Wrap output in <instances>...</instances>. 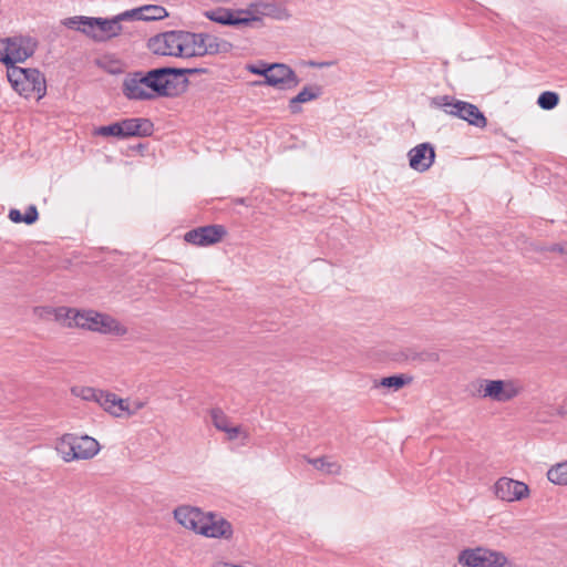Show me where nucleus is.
Wrapping results in <instances>:
<instances>
[{"label":"nucleus","mask_w":567,"mask_h":567,"mask_svg":"<svg viewBox=\"0 0 567 567\" xmlns=\"http://www.w3.org/2000/svg\"><path fill=\"white\" fill-rule=\"evenodd\" d=\"M7 76L12 87L25 97L35 96L41 100L47 93L44 75L37 69L9 66Z\"/></svg>","instance_id":"obj_1"},{"label":"nucleus","mask_w":567,"mask_h":567,"mask_svg":"<svg viewBox=\"0 0 567 567\" xmlns=\"http://www.w3.org/2000/svg\"><path fill=\"white\" fill-rule=\"evenodd\" d=\"M431 106L443 110L444 113L466 121L470 125L484 128L487 118L480 109L468 102L457 100L450 95H439L431 100Z\"/></svg>","instance_id":"obj_2"},{"label":"nucleus","mask_w":567,"mask_h":567,"mask_svg":"<svg viewBox=\"0 0 567 567\" xmlns=\"http://www.w3.org/2000/svg\"><path fill=\"white\" fill-rule=\"evenodd\" d=\"M199 69L158 68L148 71L155 96H173L178 85L187 83L185 74H196Z\"/></svg>","instance_id":"obj_3"},{"label":"nucleus","mask_w":567,"mask_h":567,"mask_svg":"<svg viewBox=\"0 0 567 567\" xmlns=\"http://www.w3.org/2000/svg\"><path fill=\"white\" fill-rule=\"evenodd\" d=\"M56 451L64 462L90 460L100 451L99 442L87 435L64 434L56 443Z\"/></svg>","instance_id":"obj_4"},{"label":"nucleus","mask_w":567,"mask_h":567,"mask_svg":"<svg viewBox=\"0 0 567 567\" xmlns=\"http://www.w3.org/2000/svg\"><path fill=\"white\" fill-rule=\"evenodd\" d=\"M457 563L463 567H516L503 551L482 546L461 550Z\"/></svg>","instance_id":"obj_5"},{"label":"nucleus","mask_w":567,"mask_h":567,"mask_svg":"<svg viewBox=\"0 0 567 567\" xmlns=\"http://www.w3.org/2000/svg\"><path fill=\"white\" fill-rule=\"evenodd\" d=\"M80 329L99 332L102 334L125 336L127 328L117 319L91 309H82Z\"/></svg>","instance_id":"obj_6"},{"label":"nucleus","mask_w":567,"mask_h":567,"mask_svg":"<svg viewBox=\"0 0 567 567\" xmlns=\"http://www.w3.org/2000/svg\"><path fill=\"white\" fill-rule=\"evenodd\" d=\"M37 48L32 38L13 37L0 40V62L7 68L17 66L16 63L23 62L30 58Z\"/></svg>","instance_id":"obj_7"},{"label":"nucleus","mask_w":567,"mask_h":567,"mask_svg":"<svg viewBox=\"0 0 567 567\" xmlns=\"http://www.w3.org/2000/svg\"><path fill=\"white\" fill-rule=\"evenodd\" d=\"M245 19L250 20L247 27H262V18L268 17L275 20H287L290 14L288 10L275 0H254L246 9L239 10Z\"/></svg>","instance_id":"obj_8"},{"label":"nucleus","mask_w":567,"mask_h":567,"mask_svg":"<svg viewBox=\"0 0 567 567\" xmlns=\"http://www.w3.org/2000/svg\"><path fill=\"white\" fill-rule=\"evenodd\" d=\"M187 32L167 31L150 38L148 49L156 55L185 58Z\"/></svg>","instance_id":"obj_9"},{"label":"nucleus","mask_w":567,"mask_h":567,"mask_svg":"<svg viewBox=\"0 0 567 567\" xmlns=\"http://www.w3.org/2000/svg\"><path fill=\"white\" fill-rule=\"evenodd\" d=\"M151 78L147 72L128 73L123 81V93L130 100H151L154 99Z\"/></svg>","instance_id":"obj_10"},{"label":"nucleus","mask_w":567,"mask_h":567,"mask_svg":"<svg viewBox=\"0 0 567 567\" xmlns=\"http://www.w3.org/2000/svg\"><path fill=\"white\" fill-rule=\"evenodd\" d=\"M487 386L488 400L498 403L509 402L524 391L522 382L517 379H489Z\"/></svg>","instance_id":"obj_11"},{"label":"nucleus","mask_w":567,"mask_h":567,"mask_svg":"<svg viewBox=\"0 0 567 567\" xmlns=\"http://www.w3.org/2000/svg\"><path fill=\"white\" fill-rule=\"evenodd\" d=\"M255 85H270L278 86L281 89H293L299 84V80L293 72L286 64L275 63L268 65V74H266V80L254 82Z\"/></svg>","instance_id":"obj_12"},{"label":"nucleus","mask_w":567,"mask_h":567,"mask_svg":"<svg viewBox=\"0 0 567 567\" xmlns=\"http://www.w3.org/2000/svg\"><path fill=\"white\" fill-rule=\"evenodd\" d=\"M233 533L231 524L221 515L212 512L205 513L199 535L208 538L230 539Z\"/></svg>","instance_id":"obj_13"},{"label":"nucleus","mask_w":567,"mask_h":567,"mask_svg":"<svg viewBox=\"0 0 567 567\" xmlns=\"http://www.w3.org/2000/svg\"><path fill=\"white\" fill-rule=\"evenodd\" d=\"M494 493L498 499L511 503L528 497L529 487L520 481L501 477L494 485Z\"/></svg>","instance_id":"obj_14"},{"label":"nucleus","mask_w":567,"mask_h":567,"mask_svg":"<svg viewBox=\"0 0 567 567\" xmlns=\"http://www.w3.org/2000/svg\"><path fill=\"white\" fill-rule=\"evenodd\" d=\"M226 235L221 225L203 226L187 231L184 239L195 246H210L219 243Z\"/></svg>","instance_id":"obj_15"},{"label":"nucleus","mask_w":567,"mask_h":567,"mask_svg":"<svg viewBox=\"0 0 567 567\" xmlns=\"http://www.w3.org/2000/svg\"><path fill=\"white\" fill-rule=\"evenodd\" d=\"M123 13L117 14L112 19L93 18L92 31L95 35L101 38H93L95 41H104L106 39L118 35L122 32V21L130 20V17H123Z\"/></svg>","instance_id":"obj_16"},{"label":"nucleus","mask_w":567,"mask_h":567,"mask_svg":"<svg viewBox=\"0 0 567 567\" xmlns=\"http://www.w3.org/2000/svg\"><path fill=\"white\" fill-rule=\"evenodd\" d=\"M435 152L430 143H422L409 152V162L411 168L416 172H426L434 163Z\"/></svg>","instance_id":"obj_17"},{"label":"nucleus","mask_w":567,"mask_h":567,"mask_svg":"<svg viewBox=\"0 0 567 567\" xmlns=\"http://www.w3.org/2000/svg\"><path fill=\"white\" fill-rule=\"evenodd\" d=\"M204 516L205 512L188 505L178 506L174 511L177 523L196 534H199Z\"/></svg>","instance_id":"obj_18"},{"label":"nucleus","mask_w":567,"mask_h":567,"mask_svg":"<svg viewBox=\"0 0 567 567\" xmlns=\"http://www.w3.org/2000/svg\"><path fill=\"white\" fill-rule=\"evenodd\" d=\"M205 17L214 22L234 27H247V23L250 21L245 19L244 13H239V10H231L227 8L208 10L205 12Z\"/></svg>","instance_id":"obj_19"},{"label":"nucleus","mask_w":567,"mask_h":567,"mask_svg":"<svg viewBox=\"0 0 567 567\" xmlns=\"http://www.w3.org/2000/svg\"><path fill=\"white\" fill-rule=\"evenodd\" d=\"M100 395L99 405L114 417H125V412L128 411V400L117 396L115 393L102 391Z\"/></svg>","instance_id":"obj_20"},{"label":"nucleus","mask_w":567,"mask_h":567,"mask_svg":"<svg viewBox=\"0 0 567 567\" xmlns=\"http://www.w3.org/2000/svg\"><path fill=\"white\" fill-rule=\"evenodd\" d=\"M123 138L131 136H150L153 133V123L147 118H125L120 122Z\"/></svg>","instance_id":"obj_21"},{"label":"nucleus","mask_w":567,"mask_h":567,"mask_svg":"<svg viewBox=\"0 0 567 567\" xmlns=\"http://www.w3.org/2000/svg\"><path fill=\"white\" fill-rule=\"evenodd\" d=\"M123 17H130V20L152 21L164 19L167 17V11L164 7L148 4L125 11Z\"/></svg>","instance_id":"obj_22"},{"label":"nucleus","mask_w":567,"mask_h":567,"mask_svg":"<svg viewBox=\"0 0 567 567\" xmlns=\"http://www.w3.org/2000/svg\"><path fill=\"white\" fill-rule=\"evenodd\" d=\"M82 315V309L70 308V307H58L55 310L54 321H56L60 326L73 329H80V318Z\"/></svg>","instance_id":"obj_23"},{"label":"nucleus","mask_w":567,"mask_h":567,"mask_svg":"<svg viewBox=\"0 0 567 567\" xmlns=\"http://www.w3.org/2000/svg\"><path fill=\"white\" fill-rule=\"evenodd\" d=\"M322 94V89L319 85L305 86L295 97L289 101V110L292 114L301 112L300 104L307 103L318 99Z\"/></svg>","instance_id":"obj_24"},{"label":"nucleus","mask_w":567,"mask_h":567,"mask_svg":"<svg viewBox=\"0 0 567 567\" xmlns=\"http://www.w3.org/2000/svg\"><path fill=\"white\" fill-rule=\"evenodd\" d=\"M204 41V53L205 55H214L218 53H226L229 52L231 49V44L223 39H219L216 35L207 34L205 33L204 39L200 40V42Z\"/></svg>","instance_id":"obj_25"},{"label":"nucleus","mask_w":567,"mask_h":567,"mask_svg":"<svg viewBox=\"0 0 567 567\" xmlns=\"http://www.w3.org/2000/svg\"><path fill=\"white\" fill-rule=\"evenodd\" d=\"M92 20H93V18H91V17L76 16V17H71V18L64 19L62 21V23H63V25H65L70 29L79 30L91 38H101L100 35H95L93 33Z\"/></svg>","instance_id":"obj_26"},{"label":"nucleus","mask_w":567,"mask_h":567,"mask_svg":"<svg viewBox=\"0 0 567 567\" xmlns=\"http://www.w3.org/2000/svg\"><path fill=\"white\" fill-rule=\"evenodd\" d=\"M187 39L185 41V58L190 56H204V39L205 33H189L187 32Z\"/></svg>","instance_id":"obj_27"},{"label":"nucleus","mask_w":567,"mask_h":567,"mask_svg":"<svg viewBox=\"0 0 567 567\" xmlns=\"http://www.w3.org/2000/svg\"><path fill=\"white\" fill-rule=\"evenodd\" d=\"M307 462L311 465H313L317 470L326 473V474H339L341 471L340 464L337 462H331L326 457H319V458H306Z\"/></svg>","instance_id":"obj_28"},{"label":"nucleus","mask_w":567,"mask_h":567,"mask_svg":"<svg viewBox=\"0 0 567 567\" xmlns=\"http://www.w3.org/2000/svg\"><path fill=\"white\" fill-rule=\"evenodd\" d=\"M548 480L558 485L567 484V462L553 466L547 473Z\"/></svg>","instance_id":"obj_29"},{"label":"nucleus","mask_w":567,"mask_h":567,"mask_svg":"<svg viewBox=\"0 0 567 567\" xmlns=\"http://www.w3.org/2000/svg\"><path fill=\"white\" fill-rule=\"evenodd\" d=\"M489 379H476L471 382L467 386V391L472 396L480 399H488V386L487 382Z\"/></svg>","instance_id":"obj_30"},{"label":"nucleus","mask_w":567,"mask_h":567,"mask_svg":"<svg viewBox=\"0 0 567 567\" xmlns=\"http://www.w3.org/2000/svg\"><path fill=\"white\" fill-rule=\"evenodd\" d=\"M411 378H405L404 375H391L381 379L378 386L389 388L393 389L394 391H398L402 389L404 385L411 382Z\"/></svg>","instance_id":"obj_31"},{"label":"nucleus","mask_w":567,"mask_h":567,"mask_svg":"<svg viewBox=\"0 0 567 567\" xmlns=\"http://www.w3.org/2000/svg\"><path fill=\"white\" fill-rule=\"evenodd\" d=\"M210 417L214 426L224 432L228 426L231 425L228 416L218 408L210 411Z\"/></svg>","instance_id":"obj_32"},{"label":"nucleus","mask_w":567,"mask_h":567,"mask_svg":"<svg viewBox=\"0 0 567 567\" xmlns=\"http://www.w3.org/2000/svg\"><path fill=\"white\" fill-rule=\"evenodd\" d=\"M94 135H100L104 137L114 136L118 138H123V131L121 128V123L116 122L111 125L100 126L94 130Z\"/></svg>","instance_id":"obj_33"},{"label":"nucleus","mask_w":567,"mask_h":567,"mask_svg":"<svg viewBox=\"0 0 567 567\" xmlns=\"http://www.w3.org/2000/svg\"><path fill=\"white\" fill-rule=\"evenodd\" d=\"M558 102V94L549 91L543 92L537 100L538 105L543 110H553L554 107L557 106Z\"/></svg>","instance_id":"obj_34"},{"label":"nucleus","mask_w":567,"mask_h":567,"mask_svg":"<svg viewBox=\"0 0 567 567\" xmlns=\"http://www.w3.org/2000/svg\"><path fill=\"white\" fill-rule=\"evenodd\" d=\"M102 391L103 390H99V389H94V388H90V386H83V388H80V389H73L72 390V392L75 395L81 396L83 400L94 401L96 403H99V400H100V395L99 394H102Z\"/></svg>","instance_id":"obj_35"},{"label":"nucleus","mask_w":567,"mask_h":567,"mask_svg":"<svg viewBox=\"0 0 567 567\" xmlns=\"http://www.w3.org/2000/svg\"><path fill=\"white\" fill-rule=\"evenodd\" d=\"M56 308L42 306L34 307L33 315L35 318L42 321H50L54 319Z\"/></svg>","instance_id":"obj_36"},{"label":"nucleus","mask_w":567,"mask_h":567,"mask_svg":"<svg viewBox=\"0 0 567 567\" xmlns=\"http://www.w3.org/2000/svg\"><path fill=\"white\" fill-rule=\"evenodd\" d=\"M539 251H551V252H558L560 255L567 256V241L554 244L548 247H543L539 249Z\"/></svg>","instance_id":"obj_37"},{"label":"nucleus","mask_w":567,"mask_h":567,"mask_svg":"<svg viewBox=\"0 0 567 567\" xmlns=\"http://www.w3.org/2000/svg\"><path fill=\"white\" fill-rule=\"evenodd\" d=\"M224 432L227 434V437L230 441L237 439L241 434L244 435L245 439L248 437V434L243 431L241 426H233V425H230Z\"/></svg>","instance_id":"obj_38"},{"label":"nucleus","mask_w":567,"mask_h":567,"mask_svg":"<svg viewBox=\"0 0 567 567\" xmlns=\"http://www.w3.org/2000/svg\"><path fill=\"white\" fill-rule=\"evenodd\" d=\"M38 217V209L34 205L29 206L25 214H23V219L27 225L35 223Z\"/></svg>","instance_id":"obj_39"},{"label":"nucleus","mask_w":567,"mask_h":567,"mask_svg":"<svg viewBox=\"0 0 567 567\" xmlns=\"http://www.w3.org/2000/svg\"><path fill=\"white\" fill-rule=\"evenodd\" d=\"M146 405L145 401H134L133 403L128 402V411L125 412V417H130L135 415L140 410H142Z\"/></svg>","instance_id":"obj_40"},{"label":"nucleus","mask_w":567,"mask_h":567,"mask_svg":"<svg viewBox=\"0 0 567 567\" xmlns=\"http://www.w3.org/2000/svg\"><path fill=\"white\" fill-rule=\"evenodd\" d=\"M247 69L249 72H251L254 74L262 75L265 79H266V74H268V65H266V64H262L261 66L248 65Z\"/></svg>","instance_id":"obj_41"},{"label":"nucleus","mask_w":567,"mask_h":567,"mask_svg":"<svg viewBox=\"0 0 567 567\" xmlns=\"http://www.w3.org/2000/svg\"><path fill=\"white\" fill-rule=\"evenodd\" d=\"M9 218L11 221H13L16 224L24 223L23 214H21V212L18 209H10Z\"/></svg>","instance_id":"obj_42"},{"label":"nucleus","mask_w":567,"mask_h":567,"mask_svg":"<svg viewBox=\"0 0 567 567\" xmlns=\"http://www.w3.org/2000/svg\"><path fill=\"white\" fill-rule=\"evenodd\" d=\"M430 360L437 361L439 360V354L437 353H431L430 354Z\"/></svg>","instance_id":"obj_43"}]
</instances>
